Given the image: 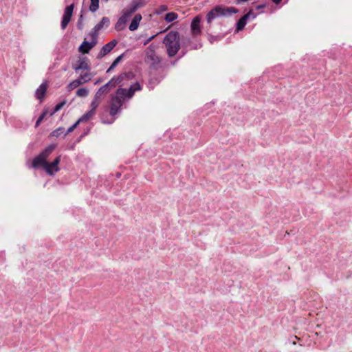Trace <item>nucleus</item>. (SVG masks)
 I'll use <instances>...</instances> for the list:
<instances>
[{
  "instance_id": "f257e3e1",
  "label": "nucleus",
  "mask_w": 352,
  "mask_h": 352,
  "mask_svg": "<svg viewBox=\"0 0 352 352\" xmlns=\"http://www.w3.org/2000/svg\"><path fill=\"white\" fill-rule=\"evenodd\" d=\"M142 87L138 82H135L130 86L126 89L124 88H118L116 91V94L111 99L110 115L112 116H116L120 111L123 100L126 98H131L134 95L136 91L141 90Z\"/></svg>"
},
{
  "instance_id": "f03ea898",
  "label": "nucleus",
  "mask_w": 352,
  "mask_h": 352,
  "mask_svg": "<svg viewBox=\"0 0 352 352\" xmlns=\"http://www.w3.org/2000/svg\"><path fill=\"white\" fill-rule=\"evenodd\" d=\"M142 6L143 3L140 0L132 1L131 3L122 10L121 16L118 19L117 23L115 25L116 30H123L125 28L126 24L131 17L132 14Z\"/></svg>"
},
{
  "instance_id": "7ed1b4c3",
  "label": "nucleus",
  "mask_w": 352,
  "mask_h": 352,
  "mask_svg": "<svg viewBox=\"0 0 352 352\" xmlns=\"http://www.w3.org/2000/svg\"><path fill=\"white\" fill-rule=\"evenodd\" d=\"M165 45L169 57H173L180 49L179 36L177 31H170L164 37Z\"/></svg>"
},
{
  "instance_id": "20e7f679",
  "label": "nucleus",
  "mask_w": 352,
  "mask_h": 352,
  "mask_svg": "<svg viewBox=\"0 0 352 352\" xmlns=\"http://www.w3.org/2000/svg\"><path fill=\"white\" fill-rule=\"evenodd\" d=\"M239 10L234 7H225L217 6L212 9L206 16L207 22L210 23L214 19L220 16H228L232 14H236Z\"/></svg>"
},
{
  "instance_id": "39448f33",
  "label": "nucleus",
  "mask_w": 352,
  "mask_h": 352,
  "mask_svg": "<svg viewBox=\"0 0 352 352\" xmlns=\"http://www.w3.org/2000/svg\"><path fill=\"white\" fill-rule=\"evenodd\" d=\"M56 148V144H51L46 147L38 156L35 157L32 161V167H40L43 164L47 162V159L52 154Z\"/></svg>"
},
{
  "instance_id": "423d86ee",
  "label": "nucleus",
  "mask_w": 352,
  "mask_h": 352,
  "mask_svg": "<svg viewBox=\"0 0 352 352\" xmlns=\"http://www.w3.org/2000/svg\"><path fill=\"white\" fill-rule=\"evenodd\" d=\"M157 45L151 44L146 50L145 62L151 67H156L160 63V57L156 54Z\"/></svg>"
},
{
  "instance_id": "0eeeda50",
  "label": "nucleus",
  "mask_w": 352,
  "mask_h": 352,
  "mask_svg": "<svg viewBox=\"0 0 352 352\" xmlns=\"http://www.w3.org/2000/svg\"><path fill=\"white\" fill-rule=\"evenodd\" d=\"M60 162V155H58L52 162L43 164L41 166L43 167L46 173L50 175H54L55 173L59 170L58 164Z\"/></svg>"
},
{
  "instance_id": "6e6552de",
  "label": "nucleus",
  "mask_w": 352,
  "mask_h": 352,
  "mask_svg": "<svg viewBox=\"0 0 352 352\" xmlns=\"http://www.w3.org/2000/svg\"><path fill=\"white\" fill-rule=\"evenodd\" d=\"M91 78V74L89 73H85L84 74H81L77 79L72 81L67 86V89L69 91L73 90L78 87V86L89 81Z\"/></svg>"
},
{
  "instance_id": "1a4fd4ad",
  "label": "nucleus",
  "mask_w": 352,
  "mask_h": 352,
  "mask_svg": "<svg viewBox=\"0 0 352 352\" xmlns=\"http://www.w3.org/2000/svg\"><path fill=\"white\" fill-rule=\"evenodd\" d=\"M74 8V4H71L65 8L64 14H63V16L62 18V21H61L62 29H63V30L67 28L68 23H69V21L71 20V17L73 14Z\"/></svg>"
},
{
  "instance_id": "9d476101",
  "label": "nucleus",
  "mask_w": 352,
  "mask_h": 352,
  "mask_svg": "<svg viewBox=\"0 0 352 352\" xmlns=\"http://www.w3.org/2000/svg\"><path fill=\"white\" fill-rule=\"evenodd\" d=\"M118 42L116 40H112L109 42L101 48L98 57L102 58L109 54L117 45Z\"/></svg>"
},
{
  "instance_id": "9b49d317",
  "label": "nucleus",
  "mask_w": 352,
  "mask_h": 352,
  "mask_svg": "<svg viewBox=\"0 0 352 352\" xmlns=\"http://www.w3.org/2000/svg\"><path fill=\"white\" fill-rule=\"evenodd\" d=\"M200 22L201 17L199 16H197L192 19L190 27L193 36H197L201 34Z\"/></svg>"
},
{
  "instance_id": "f8f14e48",
  "label": "nucleus",
  "mask_w": 352,
  "mask_h": 352,
  "mask_svg": "<svg viewBox=\"0 0 352 352\" xmlns=\"http://www.w3.org/2000/svg\"><path fill=\"white\" fill-rule=\"evenodd\" d=\"M133 77V75L131 72H125L116 77V80L118 83V85L122 87L126 84V82L131 80Z\"/></svg>"
},
{
  "instance_id": "ddd939ff",
  "label": "nucleus",
  "mask_w": 352,
  "mask_h": 352,
  "mask_svg": "<svg viewBox=\"0 0 352 352\" xmlns=\"http://www.w3.org/2000/svg\"><path fill=\"white\" fill-rule=\"evenodd\" d=\"M73 68L76 72H78L80 69L88 70L89 69L90 67L87 63V58H82V59L78 61L77 65L74 66Z\"/></svg>"
},
{
  "instance_id": "4468645a",
  "label": "nucleus",
  "mask_w": 352,
  "mask_h": 352,
  "mask_svg": "<svg viewBox=\"0 0 352 352\" xmlns=\"http://www.w3.org/2000/svg\"><path fill=\"white\" fill-rule=\"evenodd\" d=\"M96 45V44L94 43V42H92L91 41L90 42L85 41L79 47L78 50L83 54H86L88 53L89 51L91 49H92Z\"/></svg>"
},
{
  "instance_id": "2eb2a0df",
  "label": "nucleus",
  "mask_w": 352,
  "mask_h": 352,
  "mask_svg": "<svg viewBox=\"0 0 352 352\" xmlns=\"http://www.w3.org/2000/svg\"><path fill=\"white\" fill-rule=\"evenodd\" d=\"M47 90V85L45 83H42L36 90L35 96L41 101L43 99Z\"/></svg>"
},
{
  "instance_id": "dca6fc26",
  "label": "nucleus",
  "mask_w": 352,
  "mask_h": 352,
  "mask_svg": "<svg viewBox=\"0 0 352 352\" xmlns=\"http://www.w3.org/2000/svg\"><path fill=\"white\" fill-rule=\"evenodd\" d=\"M141 20H142L141 14H135L129 25V30L131 31L136 30L139 26V24H140V22Z\"/></svg>"
},
{
  "instance_id": "f3484780",
  "label": "nucleus",
  "mask_w": 352,
  "mask_h": 352,
  "mask_svg": "<svg viewBox=\"0 0 352 352\" xmlns=\"http://www.w3.org/2000/svg\"><path fill=\"white\" fill-rule=\"evenodd\" d=\"M110 24V20L108 17L104 16L102 18L101 21L97 23L94 28L98 31L101 30L104 27L107 28Z\"/></svg>"
},
{
  "instance_id": "a211bd4d",
  "label": "nucleus",
  "mask_w": 352,
  "mask_h": 352,
  "mask_svg": "<svg viewBox=\"0 0 352 352\" xmlns=\"http://www.w3.org/2000/svg\"><path fill=\"white\" fill-rule=\"evenodd\" d=\"M247 16H243L236 23V31L242 30L247 23Z\"/></svg>"
},
{
  "instance_id": "6ab92c4d",
  "label": "nucleus",
  "mask_w": 352,
  "mask_h": 352,
  "mask_svg": "<svg viewBox=\"0 0 352 352\" xmlns=\"http://www.w3.org/2000/svg\"><path fill=\"white\" fill-rule=\"evenodd\" d=\"M109 92V90H107V86H102L98 89V90L96 91L94 97L96 98V99L101 100L102 96L104 94H107Z\"/></svg>"
},
{
  "instance_id": "aec40b11",
  "label": "nucleus",
  "mask_w": 352,
  "mask_h": 352,
  "mask_svg": "<svg viewBox=\"0 0 352 352\" xmlns=\"http://www.w3.org/2000/svg\"><path fill=\"white\" fill-rule=\"evenodd\" d=\"M94 114V110H90L82 115L78 120V122H85L88 121Z\"/></svg>"
},
{
  "instance_id": "412c9836",
  "label": "nucleus",
  "mask_w": 352,
  "mask_h": 352,
  "mask_svg": "<svg viewBox=\"0 0 352 352\" xmlns=\"http://www.w3.org/2000/svg\"><path fill=\"white\" fill-rule=\"evenodd\" d=\"M99 8V0H91L89 6V10L91 12H95L98 10Z\"/></svg>"
},
{
  "instance_id": "4be33fe9",
  "label": "nucleus",
  "mask_w": 352,
  "mask_h": 352,
  "mask_svg": "<svg viewBox=\"0 0 352 352\" xmlns=\"http://www.w3.org/2000/svg\"><path fill=\"white\" fill-rule=\"evenodd\" d=\"M99 31H98L97 30H96L94 28L91 30V32H89V35L91 38V41L92 42H94V43L97 44L98 43V32Z\"/></svg>"
},
{
  "instance_id": "5701e85b",
  "label": "nucleus",
  "mask_w": 352,
  "mask_h": 352,
  "mask_svg": "<svg viewBox=\"0 0 352 352\" xmlns=\"http://www.w3.org/2000/svg\"><path fill=\"white\" fill-rule=\"evenodd\" d=\"M65 129L63 127H59L55 130H54L51 133V135L56 138L60 137L61 135L65 134Z\"/></svg>"
},
{
  "instance_id": "b1692460",
  "label": "nucleus",
  "mask_w": 352,
  "mask_h": 352,
  "mask_svg": "<svg viewBox=\"0 0 352 352\" xmlns=\"http://www.w3.org/2000/svg\"><path fill=\"white\" fill-rule=\"evenodd\" d=\"M177 14L175 12H168L165 16L166 21L170 23L177 19Z\"/></svg>"
},
{
  "instance_id": "393cba45",
  "label": "nucleus",
  "mask_w": 352,
  "mask_h": 352,
  "mask_svg": "<svg viewBox=\"0 0 352 352\" xmlns=\"http://www.w3.org/2000/svg\"><path fill=\"white\" fill-rule=\"evenodd\" d=\"M116 85H118V83L116 80V77H113L107 83H106L103 86H107V90L109 91L111 88H113Z\"/></svg>"
},
{
  "instance_id": "a878e982",
  "label": "nucleus",
  "mask_w": 352,
  "mask_h": 352,
  "mask_svg": "<svg viewBox=\"0 0 352 352\" xmlns=\"http://www.w3.org/2000/svg\"><path fill=\"white\" fill-rule=\"evenodd\" d=\"M123 57V54L120 55L118 56L112 63L110 67L107 69V72H109L111 70H112L114 67L117 66V65L120 63V61L122 60Z\"/></svg>"
},
{
  "instance_id": "bb28decb",
  "label": "nucleus",
  "mask_w": 352,
  "mask_h": 352,
  "mask_svg": "<svg viewBox=\"0 0 352 352\" xmlns=\"http://www.w3.org/2000/svg\"><path fill=\"white\" fill-rule=\"evenodd\" d=\"M65 101H62L61 102L57 104L53 111L50 113V116H53L55 113H56L57 111H60L63 107V106L65 105Z\"/></svg>"
},
{
  "instance_id": "cd10ccee",
  "label": "nucleus",
  "mask_w": 352,
  "mask_h": 352,
  "mask_svg": "<svg viewBox=\"0 0 352 352\" xmlns=\"http://www.w3.org/2000/svg\"><path fill=\"white\" fill-rule=\"evenodd\" d=\"M89 91L86 88H80L76 91V95L79 97H86L88 95Z\"/></svg>"
},
{
  "instance_id": "c85d7f7f",
  "label": "nucleus",
  "mask_w": 352,
  "mask_h": 352,
  "mask_svg": "<svg viewBox=\"0 0 352 352\" xmlns=\"http://www.w3.org/2000/svg\"><path fill=\"white\" fill-rule=\"evenodd\" d=\"M47 114V110L43 111V112L38 117V118L37 119V120L36 122V124H35L36 127H38L39 126L40 123L43 120V119L45 118V117L46 116Z\"/></svg>"
},
{
  "instance_id": "c756f323",
  "label": "nucleus",
  "mask_w": 352,
  "mask_h": 352,
  "mask_svg": "<svg viewBox=\"0 0 352 352\" xmlns=\"http://www.w3.org/2000/svg\"><path fill=\"white\" fill-rule=\"evenodd\" d=\"M100 102V100L98 99H96V98L94 97L93 101L91 103V110H94V112L95 113V109L98 107Z\"/></svg>"
},
{
  "instance_id": "7c9ffc66",
  "label": "nucleus",
  "mask_w": 352,
  "mask_h": 352,
  "mask_svg": "<svg viewBox=\"0 0 352 352\" xmlns=\"http://www.w3.org/2000/svg\"><path fill=\"white\" fill-rule=\"evenodd\" d=\"M79 124H80V122H78V120H77L72 126H71L69 128H68L67 131L65 133L64 136H65L66 135H67L69 133L72 132L77 127V126Z\"/></svg>"
},
{
  "instance_id": "2f4dec72",
  "label": "nucleus",
  "mask_w": 352,
  "mask_h": 352,
  "mask_svg": "<svg viewBox=\"0 0 352 352\" xmlns=\"http://www.w3.org/2000/svg\"><path fill=\"white\" fill-rule=\"evenodd\" d=\"M158 82H159V80L157 79L151 78L149 80L148 87L150 89H153L154 88L155 85L157 84Z\"/></svg>"
},
{
  "instance_id": "473e14b6",
  "label": "nucleus",
  "mask_w": 352,
  "mask_h": 352,
  "mask_svg": "<svg viewBox=\"0 0 352 352\" xmlns=\"http://www.w3.org/2000/svg\"><path fill=\"white\" fill-rule=\"evenodd\" d=\"M82 20H83V16L82 14H81L78 20V22H77V28L82 30L83 29V23H82Z\"/></svg>"
},
{
  "instance_id": "72a5a7b5",
  "label": "nucleus",
  "mask_w": 352,
  "mask_h": 352,
  "mask_svg": "<svg viewBox=\"0 0 352 352\" xmlns=\"http://www.w3.org/2000/svg\"><path fill=\"white\" fill-rule=\"evenodd\" d=\"M244 16H247V19L248 20L249 19H255L256 16V14H254L252 10H250L247 14H245Z\"/></svg>"
},
{
  "instance_id": "f704fd0d",
  "label": "nucleus",
  "mask_w": 352,
  "mask_h": 352,
  "mask_svg": "<svg viewBox=\"0 0 352 352\" xmlns=\"http://www.w3.org/2000/svg\"><path fill=\"white\" fill-rule=\"evenodd\" d=\"M157 36V34H155V35H153L151 36H150L146 41H145V42L144 43V45H147L150 41H151L155 36Z\"/></svg>"
},
{
  "instance_id": "c9c22d12",
  "label": "nucleus",
  "mask_w": 352,
  "mask_h": 352,
  "mask_svg": "<svg viewBox=\"0 0 352 352\" xmlns=\"http://www.w3.org/2000/svg\"><path fill=\"white\" fill-rule=\"evenodd\" d=\"M265 6H266V5H265V3L260 4V5H258V6L256 7V10L263 9V8H264Z\"/></svg>"
},
{
  "instance_id": "e433bc0d",
  "label": "nucleus",
  "mask_w": 352,
  "mask_h": 352,
  "mask_svg": "<svg viewBox=\"0 0 352 352\" xmlns=\"http://www.w3.org/2000/svg\"><path fill=\"white\" fill-rule=\"evenodd\" d=\"M282 0H272V1L274 3H275L276 4H278Z\"/></svg>"
},
{
  "instance_id": "4c0bfd02",
  "label": "nucleus",
  "mask_w": 352,
  "mask_h": 352,
  "mask_svg": "<svg viewBox=\"0 0 352 352\" xmlns=\"http://www.w3.org/2000/svg\"><path fill=\"white\" fill-rule=\"evenodd\" d=\"M100 82H101V80H98L95 82V84H96V85H97V84L100 83Z\"/></svg>"
},
{
  "instance_id": "58836bf2",
  "label": "nucleus",
  "mask_w": 352,
  "mask_h": 352,
  "mask_svg": "<svg viewBox=\"0 0 352 352\" xmlns=\"http://www.w3.org/2000/svg\"><path fill=\"white\" fill-rule=\"evenodd\" d=\"M166 6H164L163 8H162V10H166Z\"/></svg>"
},
{
  "instance_id": "ea45409f",
  "label": "nucleus",
  "mask_w": 352,
  "mask_h": 352,
  "mask_svg": "<svg viewBox=\"0 0 352 352\" xmlns=\"http://www.w3.org/2000/svg\"><path fill=\"white\" fill-rule=\"evenodd\" d=\"M190 49H197V46H192L190 47Z\"/></svg>"
},
{
  "instance_id": "a19ab883",
  "label": "nucleus",
  "mask_w": 352,
  "mask_h": 352,
  "mask_svg": "<svg viewBox=\"0 0 352 352\" xmlns=\"http://www.w3.org/2000/svg\"><path fill=\"white\" fill-rule=\"evenodd\" d=\"M187 43H190V38H187Z\"/></svg>"
},
{
  "instance_id": "79ce46f5",
  "label": "nucleus",
  "mask_w": 352,
  "mask_h": 352,
  "mask_svg": "<svg viewBox=\"0 0 352 352\" xmlns=\"http://www.w3.org/2000/svg\"><path fill=\"white\" fill-rule=\"evenodd\" d=\"M106 1H107L108 0H105Z\"/></svg>"
}]
</instances>
